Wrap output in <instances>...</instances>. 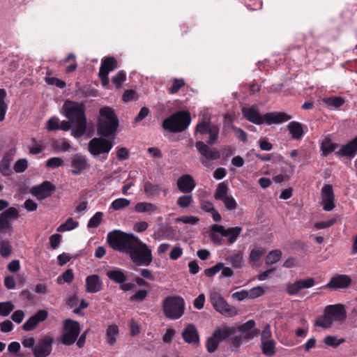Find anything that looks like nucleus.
Masks as SVG:
<instances>
[{
  "mask_svg": "<svg viewBox=\"0 0 357 357\" xmlns=\"http://www.w3.org/2000/svg\"><path fill=\"white\" fill-rule=\"evenodd\" d=\"M150 113V110L148 107H142L138 114L135 118V122L142 121Z\"/></svg>",
  "mask_w": 357,
  "mask_h": 357,
  "instance_id": "obj_64",
  "label": "nucleus"
},
{
  "mask_svg": "<svg viewBox=\"0 0 357 357\" xmlns=\"http://www.w3.org/2000/svg\"><path fill=\"white\" fill-rule=\"evenodd\" d=\"M172 86L167 89L169 94H176L185 85L183 78H174Z\"/></svg>",
  "mask_w": 357,
  "mask_h": 357,
  "instance_id": "obj_39",
  "label": "nucleus"
},
{
  "mask_svg": "<svg viewBox=\"0 0 357 357\" xmlns=\"http://www.w3.org/2000/svg\"><path fill=\"white\" fill-rule=\"evenodd\" d=\"M222 202L224 203L225 208L229 211L234 210L237 206L236 200L231 196L225 197Z\"/></svg>",
  "mask_w": 357,
  "mask_h": 357,
  "instance_id": "obj_56",
  "label": "nucleus"
},
{
  "mask_svg": "<svg viewBox=\"0 0 357 357\" xmlns=\"http://www.w3.org/2000/svg\"><path fill=\"white\" fill-rule=\"evenodd\" d=\"M261 349L262 353L268 357L273 356L275 354V342L274 340L261 341Z\"/></svg>",
  "mask_w": 357,
  "mask_h": 357,
  "instance_id": "obj_33",
  "label": "nucleus"
},
{
  "mask_svg": "<svg viewBox=\"0 0 357 357\" xmlns=\"http://www.w3.org/2000/svg\"><path fill=\"white\" fill-rule=\"evenodd\" d=\"M314 324L317 326H319L324 328H328L332 326L333 322L331 321L328 314L324 310L323 315L317 318Z\"/></svg>",
  "mask_w": 357,
  "mask_h": 357,
  "instance_id": "obj_37",
  "label": "nucleus"
},
{
  "mask_svg": "<svg viewBox=\"0 0 357 357\" xmlns=\"http://www.w3.org/2000/svg\"><path fill=\"white\" fill-rule=\"evenodd\" d=\"M144 190L147 195L153 196L160 192V187L158 184H153L149 181H146L144 185Z\"/></svg>",
  "mask_w": 357,
  "mask_h": 357,
  "instance_id": "obj_42",
  "label": "nucleus"
},
{
  "mask_svg": "<svg viewBox=\"0 0 357 357\" xmlns=\"http://www.w3.org/2000/svg\"><path fill=\"white\" fill-rule=\"evenodd\" d=\"M136 236L120 230H114L107 234V241L114 250L127 254Z\"/></svg>",
  "mask_w": 357,
  "mask_h": 357,
  "instance_id": "obj_6",
  "label": "nucleus"
},
{
  "mask_svg": "<svg viewBox=\"0 0 357 357\" xmlns=\"http://www.w3.org/2000/svg\"><path fill=\"white\" fill-rule=\"evenodd\" d=\"M31 141L36 144L29 148L30 153L32 155L40 153L44 150L45 147L40 144H37V141L34 137L31 139Z\"/></svg>",
  "mask_w": 357,
  "mask_h": 357,
  "instance_id": "obj_60",
  "label": "nucleus"
},
{
  "mask_svg": "<svg viewBox=\"0 0 357 357\" xmlns=\"http://www.w3.org/2000/svg\"><path fill=\"white\" fill-rule=\"evenodd\" d=\"M102 287V282L98 275H91L86 278V291L88 293H96Z\"/></svg>",
  "mask_w": 357,
  "mask_h": 357,
  "instance_id": "obj_25",
  "label": "nucleus"
},
{
  "mask_svg": "<svg viewBox=\"0 0 357 357\" xmlns=\"http://www.w3.org/2000/svg\"><path fill=\"white\" fill-rule=\"evenodd\" d=\"M59 119L54 116L50 118L47 123V129L50 131L59 130Z\"/></svg>",
  "mask_w": 357,
  "mask_h": 357,
  "instance_id": "obj_55",
  "label": "nucleus"
},
{
  "mask_svg": "<svg viewBox=\"0 0 357 357\" xmlns=\"http://www.w3.org/2000/svg\"><path fill=\"white\" fill-rule=\"evenodd\" d=\"M210 300L213 307L222 315L232 317L237 314L236 308L229 305L220 294L213 292L210 296Z\"/></svg>",
  "mask_w": 357,
  "mask_h": 357,
  "instance_id": "obj_11",
  "label": "nucleus"
},
{
  "mask_svg": "<svg viewBox=\"0 0 357 357\" xmlns=\"http://www.w3.org/2000/svg\"><path fill=\"white\" fill-rule=\"evenodd\" d=\"M338 144L333 143L330 139H326L321 145V155L324 157H327L330 153L335 151L338 147Z\"/></svg>",
  "mask_w": 357,
  "mask_h": 357,
  "instance_id": "obj_36",
  "label": "nucleus"
},
{
  "mask_svg": "<svg viewBox=\"0 0 357 357\" xmlns=\"http://www.w3.org/2000/svg\"><path fill=\"white\" fill-rule=\"evenodd\" d=\"M14 307L11 301L0 303V316L7 317L14 310Z\"/></svg>",
  "mask_w": 357,
  "mask_h": 357,
  "instance_id": "obj_45",
  "label": "nucleus"
},
{
  "mask_svg": "<svg viewBox=\"0 0 357 357\" xmlns=\"http://www.w3.org/2000/svg\"><path fill=\"white\" fill-rule=\"evenodd\" d=\"M117 61L114 57H106L102 61L101 67L108 71H112L117 68Z\"/></svg>",
  "mask_w": 357,
  "mask_h": 357,
  "instance_id": "obj_43",
  "label": "nucleus"
},
{
  "mask_svg": "<svg viewBox=\"0 0 357 357\" xmlns=\"http://www.w3.org/2000/svg\"><path fill=\"white\" fill-rule=\"evenodd\" d=\"M24 315L23 310H17L11 315V319L17 324H20L23 321Z\"/></svg>",
  "mask_w": 357,
  "mask_h": 357,
  "instance_id": "obj_61",
  "label": "nucleus"
},
{
  "mask_svg": "<svg viewBox=\"0 0 357 357\" xmlns=\"http://www.w3.org/2000/svg\"><path fill=\"white\" fill-rule=\"evenodd\" d=\"M119 335V327L115 324H112L108 326L106 335L107 340L109 345H114L116 342V337Z\"/></svg>",
  "mask_w": 357,
  "mask_h": 357,
  "instance_id": "obj_35",
  "label": "nucleus"
},
{
  "mask_svg": "<svg viewBox=\"0 0 357 357\" xmlns=\"http://www.w3.org/2000/svg\"><path fill=\"white\" fill-rule=\"evenodd\" d=\"M114 146V142L106 137H93L88 143V151L93 156L102 155L106 160L107 155Z\"/></svg>",
  "mask_w": 357,
  "mask_h": 357,
  "instance_id": "obj_9",
  "label": "nucleus"
},
{
  "mask_svg": "<svg viewBox=\"0 0 357 357\" xmlns=\"http://www.w3.org/2000/svg\"><path fill=\"white\" fill-rule=\"evenodd\" d=\"M236 331V328L234 326H229L226 324L222 325L220 327L217 328L213 332V334L209 337L206 342V350L209 353H213L218 349L219 344L234 335Z\"/></svg>",
  "mask_w": 357,
  "mask_h": 357,
  "instance_id": "obj_8",
  "label": "nucleus"
},
{
  "mask_svg": "<svg viewBox=\"0 0 357 357\" xmlns=\"http://www.w3.org/2000/svg\"><path fill=\"white\" fill-rule=\"evenodd\" d=\"M315 281L312 278L305 280H298L293 283H288L286 287V291L290 296L297 294L301 289H307L314 285Z\"/></svg>",
  "mask_w": 357,
  "mask_h": 357,
  "instance_id": "obj_16",
  "label": "nucleus"
},
{
  "mask_svg": "<svg viewBox=\"0 0 357 357\" xmlns=\"http://www.w3.org/2000/svg\"><path fill=\"white\" fill-rule=\"evenodd\" d=\"M107 276L112 281L118 284H123L127 280V276L121 269L109 271Z\"/></svg>",
  "mask_w": 357,
  "mask_h": 357,
  "instance_id": "obj_31",
  "label": "nucleus"
},
{
  "mask_svg": "<svg viewBox=\"0 0 357 357\" xmlns=\"http://www.w3.org/2000/svg\"><path fill=\"white\" fill-rule=\"evenodd\" d=\"M266 253V250L263 248H255L250 252L249 260L250 263L255 262L259 260V259Z\"/></svg>",
  "mask_w": 357,
  "mask_h": 357,
  "instance_id": "obj_44",
  "label": "nucleus"
},
{
  "mask_svg": "<svg viewBox=\"0 0 357 357\" xmlns=\"http://www.w3.org/2000/svg\"><path fill=\"white\" fill-rule=\"evenodd\" d=\"M191 122L190 113L187 110L178 111L164 119L162 127L172 133L185 130Z\"/></svg>",
  "mask_w": 357,
  "mask_h": 357,
  "instance_id": "obj_4",
  "label": "nucleus"
},
{
  "mask_svg": "<svg viewBox=\"0 0 357 357\" xmlns=\"http://www.w3.org/2000/svg\"><path fill=\"white\" fill-rule=\"evenodd\" d=\"M226 264H231L234 268H241L244 264L243 253L242 251H238L226 257Z\"/></svg>",
  "mask_w": 357,
  "mask_h": 357,
  "instance_id": "obj_29",
  "label": "nucleus"
},
{
  "mask_svg": "<svg viewBox=\"0 0 357 357\" xmlns=\"http://www.w3.org/2000/svg\"><path fill=\"white\" fill-rule=\"evenodd\" d=\"M126 79V73L123 71H119L112 79V83L116 86L117 89L121 88L122 84Z\"/></svg>",
  "mask_w": 357,
  "mask_h": 357,
  "instance_id": "obj_48",
  "label": "nucleus"
},
{
  "mask_svg": "<svg viewBox=\"0 0 357 357\" xmlns=\"http://www.w3.org/2000/svg\"><path fill=\"white\" fill-rule=\"evenodd\" d=\"M287 129L294 139H301L304 135L303 126L298 121H291L287 126Z\"/></svg>",
  "mask_w": 357,
  "mask_h": 357,
  "instance_id": "obj_28",
  "label": "nucleus"
},
{
  "mask_svg": "<svg viewBox=\"0 0 357 357\" xmlns=\"http://www.w3.org/2000/svg\"><path fill=\"white\" fill-rule=\"evenodd\" d=\"M86 156L77 153L71 158L72 173L74 175H79L89 167Z\"/></svg>",
  "mask_w": 357,
  "mask_h": 357,
  "instance_id": "obj_21",
  "label": "nucleus"
},
{
  "mask_svg": "<svg viewBox=\"0 0 357 357\" xmlns=\"http://www.w3.org/2000/svg\"><path fill=\"white\" fill-rule=\"evenodd\" d=\"M99 114L100 118L98 121V134L103 137L114 135L119 126V121L114 109L109 107H103L100 109Z\"/></svg>",
  "mask_w": 357,
  "mask_h": 357,
  "instance_id": "obj_3",
  "label": "nucleus"
},
{
  "mask_svg": "<svg viewBox=\"0 0 357 357\" xmlns=\"http://www.w3.org/2000/svg\"><path fill=\"white\" fill-rule=\"evenodd\" d=\"M241 228L238 227L225 229L221 225H213L212 227L211 237L215 238V233L220 234L222 236L227 237L230 243H233L238 236Z\"/></svg>",
  "mask_w": 357,
  "mask_h": 357,
  "instance_id": "obj_15",
  "label": "nucleus"
},
{
  "mask_svg": "<svg viewBox=\"0 0 357 357\" xmlns=\"http://www.w3.org/2000/svg\"><path fill=\"white\" fill-rule=\"evenodd\" d=\"M19 216V212L17 208L10 207L0 214V223H8L13 219Z\"/></svg>",
  "mask_w": 357,
  "mask_h": 357,
  "instance_id": "obj_32",
  "label": "nucleus"
},
{
  "mask_svg": "<svg viewBox=\"0 0 357 357\" xmlns=\"http://www.w3.org/2000/svg\"><path fill=\"white\" fill-rule=\"evenodd\" d=\"M148 291L145 289H141L135 293L130 298L131 301H135L137 302L143 301L147 296Z\"/></svg>",
  "mask_w": 357,
  "mask_h": 357,
  "instance_id": "obj_57",
  "label": "nucleus"
},
{
  "mask_svg": "<svg viewBox=\"0 0 357 357\" xmlns=\"http://www.w3.org/2000/svg\"><path fill=\"white\" fill-rule=\"evenodd\" d=\"M192 201V195H186L179 197L176 201V204L181 208H187L191 204Z\"/></svg>",
  "mask_w": 357,
  "mask_h": 357,
  "instance_id": "obj_49",
  "label": "nucleus"
},
{
  "mask_svg": "<svg viewBox=\"0 0 357 357\" xmlns=\"http://www.w3.org/2000/svg\"><path fill=\"white\" fill-rule=\"evenodd\" d=\"M48 312L45 310H40L35 314L30 317L22 325V329L25 331L34 330L40 322L47 319Z\"/></svg>",
  "mask_w": 357,
  "mask_h": 357,
  "instance_id": "obj_17",
  "label": "nucleus"
},
{
  "mask_svg": "<svg viewBox=\"0 0 357 357\" xmlns=\"http://www.w3.org/2000/svg\"><path fill=\"white\" fill-rule=\"evenodd\" d=\"M61 235L55 234L50 237V242L52 249H56L60 244Z\"/></svg>",
  "mask_w": 357,
  "mask_h": 357,
  "instance_id": "obj_63",
  "label": "nucleus"
},
{
  "mask_svg": "<svg viewBox=\"0 0 357 357\" xmlns=\"http://www.w3.org/2000/svg\"><path fill=\"white\" fill-rule=\"evenodd\" d=\"M232 130L234 131L236 137L241 142H245L248 139L247 133L240 128L234 126H231Z\"/></svg>",
  "mask_w": 357,
  "mask_h": 357,
  "instance_id": "obj_58",
  "label": "nucleus"
},
{
  "mask_svg": "<svg viewBox=\"0 0 357 357\" xmlns=\"http://www.w3.org/2000/svg\"><path fill=\"white\" fill-rule=\"evenodd\" d=\"M155 208V206L147 202H139L135 205V211L138 213L151 212Z\"/></svg>",
  "mask_w": 357,
  "mask_h": 357,
  "instance_id": "obj_46",
  "label": "nucleus"
},
{
  "mask_svg": "<svg viewBox=\"0 0 357 357\" xmlns=\"http://www.w3.org/2000/svg\"><path fill=\"white\" fill-rule=\"evenodd\" d=\"M324 310L328 314L332 322L335 321L342 323L345 320L347 313L342 305L337 304L328 305Z\"/></svg>",
  "mask_w": 357,
  "mask_h": 357,
  "instance_id": "obj_19",
  "label": "nucleus"
},
{
  "mask_svg": "<svg viewBox=\"0 0 357 357\" xmlns=\"http://www.w3.org/2000/svg\"><path fill=\"white\" fill-rule=\"evenodd\" d=\"M130 200L126 198H119L112 202L111 207L114 210H119L128 206L130 204Z\"/></svg>",
  "mask_w": 357,
  "mask_h": 357,
  "instance_id": "obj_47",
  "label": "nucleus"
},
{
  "mask_svg": "<svg viewBox=\"0 0 357 357\" xmlns=\"http://www.w3.org/2000/svg\"><path fill=\"white\" fill-rule=\"evenodd\" d=\"M80 333L79 324L70 319H67L63 322V332L61 336V342L66 346L73 344Z\"/></svg>",
  "mask_w": 357,
  "mask_h": 357,
  "instance_id": "obj_10",
  "label": "nucleus"
},
{
  "mask_svg": "<svg viewBox=\"0 0 357 357\" xmlns=\"http://www.w3.org/2000/svg\"><path fill=\"white\" fill-rule=\"evenodd\" d=\"M229 188L227 185L225 183H220L218 185L215 192V198L217 200L222 201L225 197H227L229 195H227Z\"/></svg>",
  "mask_w": 357,
  "mask_h": 357,
  "instance_id": "obj_38",
  "label": "nucleus"
},
{
  "mask_svg": "<svg viewBox=\"0 0 357 357\" xmlns=\"http://www.w3.org/2000/svg\"><path fill=\"white\" fill-rule=\"evenodd\" d=\"M195 135H201V139H203L204 135H208L209 137L206 140V143L209 145H213L218 138L219 127L215 124H211L210 122L202 121L197 124Z\"/></svg>",
  "mask_w": 357,
  "mask_h": 357,
  "instance_id": "obj_12",
  "label": "nucleus"
},
{
  "mask_svg": "<svg viewBox=\"0 0 357 357\" xmlns=\"http://www.w3.org/2000/svg\"><path fill=\"white\" fill-rule=\"evenodd\" d=\"M11 154L6 153L0 162V172L3 176H10L12 174L10 163L12 161Z\"/></svg>",
  "mask_w": 357,
  "mask_h": 357,
  "instance_id": "obj_30",
  "label": "nucleus"
},
{
  "mask_svg": "<svg viewBox=\"0 0 357 357\" xmlns=\"http://www.w3.org/2000/svg\"><path fill=\"white\" fill-rule=\"evenodd\" d=\"M53 337L45 336L38 340L35 347H33V353L35 357H47L52 350Z\"/></svg>",
  "mask_w": 357,
  "mask_h": 357,
  "instance_id": "obj_13",
  "label": "nucleus"
},
{
  "mask_svg": "<svg viewBox=\"0 0 357 357\" xmlns=\"http://www.w3.org/2000/svg\"><path fill=\"white\" fill-rule=\"evenodd\" d=\"M282 257V252L279 250L271 251L266 256V264L271 265L275 264L280 260Z\"/></svg>",
  "mask_w": 357,
  "mask_h": 357,
  "instance_id": "obj_40",
  "label": "nucleus"
},
{
  "mask_svg": "<svg viewBox=\"0 0 357 357\" xmlns=\"http://www.w3.org/2000/svg\"><path fill=\"white\" fill-rule=\"evenodd\" d=\"M222 268H223V263L220 262L216 264L213 267L206 269L204 271V274L206 276L211 278L218 272H219Z\"/></svg>",
  "mask_w": 357,
  "mask_h": 357,
  "instance_id": "obj_54",
  "label": "nucleus"
},
{
  "mask_svg": "<svg viewBox=\"0 0 357 357\" xmlns=\"http://www.w3.org/2000/svg\"><path fill=\"white\" fill-rule=\"evenodd\" d=\"M271 337H272V333H271V326H270V324H266V326H264V328L261 332V340L266 341V340H273L271 338Z\"/></svg>",
  "mask_w": 357,
  "mask_h": 357,
  "instance_id": "obj_59",
  "label": "nucleus"
},
{
  "mask_svg": "<svg viewBox=\"0 0 357 357\" xmlns=\"http://www.w3.org/2000/svg\"><path fill=\"white\" fill-rule=\"evenodd\" d=\"M324 102L331 109H338L344 104L345 100L341 96H331L324 98Z\"/></svg>",
  "mask_w": 357,
  "mask_h": 357,
  "instance_id": "obj_34",
  "label": "nucleus"
},
{
  "mask_svg": "<svg viewBox=\"0 0 357 357\" xmlns=\"http://www.w3.org/2000/svg\"><path fill=\"white\" fill-rule=\"evenodd\" d=\"M255 326V321L251 319L241 324L236 329H238L241 333H245V339L250 340L257 336L259 332L258 329H254L251 331L254 328Z\"/></svg>",
  "mask_w": 357,
  "mask_h": 357,
  "instance_id": "obj_26",
  "label": "nucleus"
},
{
  "mask_svg": "<svg viewBox=\"0 0 357 357\" xmlns=\"http://www.w3.org/2000/svg\"><path fill=\"white\" fill-rule=\"evenodd\" d=\"M64 114L73 123V135L76 138L82 137L86 130V117L84 105L82 103L67 100L63 105Z\"/></svg>",
  "mask_w": 357,
  "mask_h": 357,
  "instance_id": "obj_1",
  "label": "nucleus"
},
{
  "mask_svg": "<svg viewBox=\"0 0 357 357\" xmlns=\"http://www.w3.org/2000/svg\"><path fill=\"white\" fill-rule=\"evenodd\" d=\"M131 261L137 266H149L153 261L152 250L136 237L128 252Z\"/></svg>",
  "mask_w": 357,
  "mask_h": 357,
  "instance_id": "obj_5",
  "label": "nucleus"
},
{
  "mask_svg": "<svg viewBox=\"0 0 357 357\" xmlns=\"http://www.w3.org/2000/svg\"><path fill=\"white\" fill-rule=\"evenodd\" d=\"M63 160L59 157L51 158L46 162V166L52 169L57 168L59 167L63 166Z\"/></svg>",
  "mask_w": 357,
  "mask_h": 357,
  "instance_id": "obj_51",
  "label": "nucleus"
},
{
  "mask_svg": "<svg viewBox=\"0 0 357 357\" xmlns=\"http://www.w3.org/2000/svg\"><path fill=\"white\" fill-rule=\"evenodd\" d=\"M176 185L181 192L188 194L195 189L196 183L191 175L183 174L178 178Z\"/></svg>",
  "mask_w": 357,
  "mask_h": 357,
  "instance_id": "obj_20",
  "label": "nucleus"
},
{
  "mask_svg": "<svg viewBox=\"0 0 357 357\" xmlns=\"http://www.w3.org/2000/svg\"><path fill=\"white\" fill-rule=\"evenodd\" d=\"M351 282L349 276L346 275H338L333 277L327 283L326 287L335 290L337 289H344L348 287Z\"/></svg>",
  "mask_w": 357,
  "mask_h": 357,
  "instance_id": "obj_24",
  "label": "nucleus"
},
{
  "mask_svg": "<svg viewBox=\"0 0 357 357\" xmlns=\"http://www.w3.org/2000/svg\"><path fill=\"white\" fill-rule=\"evenodd\" d=\"M12 251L13 248L8 241L3 240L0 241V255L2 257H9L12 253Z\"/></svg>",
  "mask_w": 357,
  "mask_h": 357,
  "instance_id": "obj_41",
  "label": "nucleus"
},
{
  "mask_svg": "<svg viewBox=\"0 0 357 357\" xmlns=\"http://www.w3.org/2000/svg\"><path fill=\"white\" fill-rule=\"evenodd\" d=\"M28 167L27 160L24 158L17 160L13 167L14 171L17 173L24 172Z\"/></svg>",
  "mask_w": 357,
  "mask_h": 357,
  "instance_id": "obj_52",
  "label": "nucleus"
},
{
  "mask_svg": "<svg viewBox=\"0 0 357 357\" xmlns=\"http://www.w3.org/2000/svg\"><path fill=\"white\" fill-rule=\"evenodd\" d=\"M357 152V139L355 138L342 145L338 151L335 152V155L338 156H349L354 157Z\"/></svg>",
  "mask_w": 357,
  "mask_h": 357,
  "instance_id": "obj_27",
  "label": "nucleus"
},
{
  "mask_svg": "<svg viewBox=\"0 0 357 357\" xmlns=\"http://www.w3.org/2000/svg\"><path fill=\"white\" fill-rule=\"evenodd\" d=\"M242 114L248 121L256 124H278L290 120L292 116L282 112H267L264 114L259 113V109L255 105L242 108Z\"/></svg>",
  "mask_w": 357,
  "mask_h": 357,
  "instance_id": "obj_2",
  "label": "nucleus"
},
{
  "mask_svg": "<svg viewBox=\"0 0 357 357\" xmlns=\"http://www.w3.org/2000/svg\"><path fill=\"white\" fill-rule=\"evenodd\" d=\"M195 146L199 153L208 160H215L220 157V153L218 150L211 149L202 140L197 141Z\"/></svg>",
  "mask_w": 357,
  "mask_h": 357,
  "instance_id": "obj_22",
  "label": "nucleus"
},
{
  "mask_svg": "<svg viewBox=\"0 0 357 357\" xmlns=\"http://www.w3.org/2000/svg\"><path fill=\"white\" fill-rule=\"evenodd\" d=\"M324 343L330 347H337L344 342V339L338 340L335 336L328 335L324 340Z\"/></svg>",
  "mask_w": 357,
  "mask_h": 357,
  "instance_id": "obj_50",
  "label": "nucleus"
},
{
  "mask_svg": "<svg viewBox=\"0 0 357 357\" xmlns=\"http://www.w3.org/2000/svg\"><path fill=\"white\" fill-rule=\"evenodd\" d=\"M56 187L50 181H45L41 184L31 187L30 192L38 199L43 200L52 195Z\"/></svg>",
  "mask_w": 357,
  "mask_h": 357,
  "instance_id": "obj_14",
  "label": "nucleus"
},
{
  "mask_svg": "<svg viewBox=\"0 0 357 357\" xmlns=\"http://www.w3.org/2000/svg\"><path fill=\"white\" fill-rule=\"evenodd\" d=\"M183 340L188 344H199V335L195 326L189 324L186 326L181 333Z\"/></svg>",
  "mask_w": 357,
  "mask_h": 357,
  "instance_id": "obj_23",
  "label": "nucleus"
},
{
  "mask_svg": "<svg viewBox=\"0 0 357 357\" xmlns=\"http://www.w3.org/2000/svg\"><path fill=\"white\" fill-rule=\"evenodd\" d=\"M45 82L50 85H54L59 89H63L66 86V82L54 77H47Z\"/></svg>",
  "mask_w": 357,
  "mask_h": 357,
  "instance_id": "obj_53",
  "label": "nucleus"
},
{
  "mask_svg": "<svg viewBox=\"0 0 357 357\" xmlns=\"http://www.w3.org/2000/svg\"><path fill=\"white\" fill-rule=\"evenodd\" d=\"M162 310L169 319H178L185 312V301L181 296H169L162 301Z\"/></svg>",
  "mask_w": 357,
  "mask_h": 357,
  "instance_id": "obj_7",
  "label": "nucleus"
},
{
  "mask_svg": "<svg viewBox=\"0 0 357 357\" xmlns=\"http://www.w3.org/2000/svg\"><path fill=\"white\" fill-rule=\"evenodd\" d=\"M334 192L333 186L330 184H326L321 189V204L323 209L330 211L335 207Z\"/></svg>",
  "mask_w": 357,
  "mask_h": 357,
  "instance_id": "obj_18",
  "label": "nucleus"
},
{
  "mask_svg": "<svg viewBox=\"0 0 357 357\" xmlns=\"http://www.w3.org/2000/svg\"><path fill=\"white\" fill-rule=\"evenodd\" d=\"M205 302V296L204 294H199L193 301L194 307L197 310H202L204 307Z\"/></svg>",
  "mask_w": 357,
  "mask_h": 357,
  "instance_id": "obj_62",
  "label": "nucleus"
}]
</instances>
